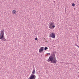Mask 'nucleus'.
<instances>
[{
  "label": "nucleus",
  "mask_w": 79,
  "mask_h": 79,
  "mask_svg": "<svg viewBox=\"0 0 79 79\" xmlns=\"http://www.w3.org/2000/svg\"><path fill=\"white\" fill-rule=\"evenodd\" d=\"M48 62L51 61V63H56V60L55 56H54L53 57L52 56L50 57L49 59L48 60Z\"/></svg>",
  "instance_id": "nucleus-1"
},
{
  "label": "nucleus",
  "mask_w": 79,
  "mask_h": 79,
  "mask_svg": "<svg viewBox=\"0 0 79 79\" xmlns=\"http://www.w3.org/2000/svg\"><path fill=\"white\" fill-rule=\"evenodd\" d=\"M4 30H3L1 31V34L0 36V39L2 40L3 41H6V40L5 38V35H4Z\"/></svg>",
  "instance_id": "nucleus-2"
},
{
  "label": "nucleus",
  "mask_w": 79,
  "mask_h": 79,
  "mask_svg": "<svg viewBox=\"0 0 79 79\" xmlns=\"http://www.w3.org/2000/svg\"><path fill=\"white\" fill-rule=\"evenodd\" d=\"M51 29H53L55 27V23L50 22L49 23V25L48 26Z\"/></svg>",
  "instance_id": "nucleus-3"
},
{
  "label": "nucleus",
  "mask_w": 79,
  "mask_h": 79,
  "mask_svg": "<svg viewBox=\"0 0 79 79\" xmlns=\"http://www.w3.org/2000/svg\"><path fill=\"white\" fill-rule=\"evenodd\" d=\"M50 37H52L53 39L55 38V34L54 33H52L51 34L49 35Z\"/></svg>",
  "instance_id": "nucleus-4"
},
{
  "label": "nucleus",
  "mask_w": 79,
  "mask_h": 79,
  "mask_svg": "<svg viewBox=\"0 0 79 79\" xmlns=\"http://www.w3.org/2000/svg\"><path fill=\"white\" fill-rule=\"evenodd\" d=\"M29 79H35V76L32 74L31 76L30 77Z\"/></svg>",
  "instance_id": "nucleus-5"
},
{
  "label": "nucleus",
  "mask_w": 79,
  "mask_h": 79,
  "mask_svg": "<svg viewBox=\"0 0 79 79\" xmlns=\"http://www.w3.org/2000/svg\"><path fill=\"white\" fill-rule=\"evenodd\" d=\"M42 52H44V47H41L40 48L39 51V52L40 53H42Z\"/></svg>",
  "instance_id": "nucleus-6"
},
{
  "label": "nucleus",
  "mask_w": 79,
  "mask_h": 79,
  "mask_svg": "<svg viewBox=\"0 0 79 79\" xmlns=\"http://www.w3.org/2000/svg\"><path fill=\"white\" fill-rule=\"evenodd\" d=\"M12 14L14 15L16 14V11L15 10H13L12 11Z\"/></svg>",
  "instance_id": "nucleus-7"
},
{
  "label": "nucleus",
  "mask_w": 79,
  "mask_h": 79,
  "mask_svg": "<svg viewBox=\"0 0 79 79\" xmlns=\"http://www.w3.org/2000/svg\"><path fill=\"white\" fill-rule=\"evenodd\" d=\"M32 74L33 75H34V74H35V69H34L33 70V71Z\"/></svg>",
  "instance_id": "nucleus-8"
},
{
  "label": "nucleus",
  "mask_w": 79,
  "mask_h": 79,
  "mask_svg": "<svg viewBox=\"0 0 79 79\" xmlns=\"http://www.w3.org/2000/svg\"><path fill=\"white\" fill-rule=\"evenodd\" d=\"M48 49V48L46 47L44 48V50H47Z\"/></svg>",
  "instance_id": "nucleus-9"
},
{
  "label": "nucleus",
  "mask_w": 79,
  "mask_h": 79,
  "mask_svg": "<svg viewBox=\"0 0 79 79\" xmlns=\"http://www.w3.org/2000/svg\"><path fill=\"white\" fill-rule=\"evenodd\" d=\"M72 6H75V4H74V3H73L72 4Z\"/></svg>",
  "instance_id": "nucleus-10"
},
{
  "label": "nucleus",
  "mask_w": 79,
  "mask_h": 79,
  "mask_svg": "<svg viewBox=\"0 0 79 79\" xmlns=\"http://www.w3.org/2000/svg\"><path fill=\"white\" fill-rule=\"evenodd\" d=\"M37 39H38L37 38H35V40H37Z\"/></svg>",
  "instance_id": "nucleus-11"
}]
</instances>
